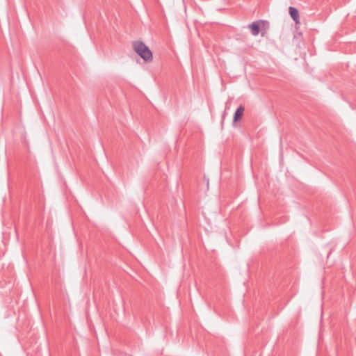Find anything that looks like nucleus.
Wrapping results in <instances>:
<instances>
[{
	"label": "nucleus",
	"mask_w": 356,
	"mask_h": 356,
	"mask_svg": "<svg viewBox=\"0 0 356 356\" xmlns=\"http://www.w3.org/2000/svg\"><path fill=\"white\" fill-rule=\"evenodd\" d=\"M132 47L135 52L142 58L145 62H151L153 59V55L149 48L141 41H134Z\"/></svg>",
	"instance_id": "f257e3e1"
},
{
	"label": "nucleus",
	"mask_w": 356,
	"mask_h": 356,
	"mask_svg": "<svg viewBox=\"0 0 356 356\" xmlns=\"http://www.w3.org/2000/svg\"><path fill=\"white\" fill-rule=\"evenodd\" d=\"M289 10L291 17L296 24H298L300 22L298 10L292 6L289 7Z\"/></svg>",
	"instance_id": "f03ea898"
},
{
	"label": "nucleus",
	"mask_w": 356,
	"mask_h": 356,
	"mask_svg": "<svg viewBox=\"0 0 356 356\" xmlns=\"http://www.w3.org/2000/svg\"><path fill=\"white\" fill-rule=\"evenodd\" d=\"M249 28L251 31L252 34L254 36L258 35L260 31V26L259 22H254L252 24H249Z\"/></svg>",
	"instance_id": "7ed1b4c3"
},
{
	"label": "nucleus",
	"mask_w": 356,
	"mask_h": 356,
	"mask_svg": "<svg viewBox=\"0 0 356 356\" xmlns=\"http://www.w3.org/2000/svg\"><path fill=\"white\" fill-rule=\"evenodd\" d=\"M243 113H244V107L241 105L237 109L236 111H235L234 113V122H237L238 120H239L243 115Z\"/></svg>",
	"instance_id": "20e7f679"
}]
</instances>
